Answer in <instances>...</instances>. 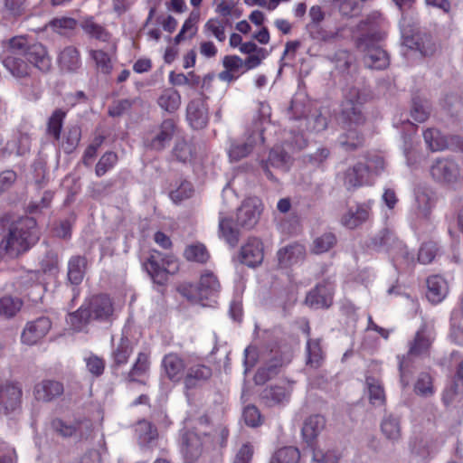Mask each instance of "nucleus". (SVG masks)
I'll return each mask as SVG.
<instances>
[{
	"label": "nucleus",
	"instance_id": "nucleus-27",
	"mask_svg": "<svg viewBox=\"0 0 463 463\" xmlns=\"http://www.w3.org/2000/svg\"><path fill=\"white\" fill-rule=\"evenodd\" d=\"M162 367L170 381L179 383L184 378V362L176 354H165L162 360Z\"/></svg>",
	"mask_w": 463,
	"mask_h": 463
},
{
	"label": "nucleus",
	"instance_id": "nucleus-46",
	"mask_svg": "<svg viewBox=\"0 0 463 463\" xmlns=\"http://www.w3.org/2000/svg\"><path fill=\"white\" fill-rule=\"evenodd\" d=\"M139 444L143 447H152L157 438V431L149 422L141 421L137 428Z\"/></svg>",
	"mask_w": 463,
	"mask_h": 463
},
{
	"label": "nucleus",
	"instance_id": "nucleus-6",
	"mask_svg": "<svg viewBox=\"0 0 463 463\" xmlns=\"http://www.w3.org/2000/svg\"><path fill=\"white\" fill-rule=\"evenodd\" d=\"M144 269L153 281L164 285L170 274L178 271V262L173 256L163 257L159 251H154L143 263Z\"/></svg>",
	"mask_w": 463,
	"mask_h": 463
},
{
	"label": "nucleus",
	"instance_id": "nucleus-30",
	"mask_svg": "<svg viewBox=\"0 0 463 463\" xmlns=\"http://www.w3.org/2000/svg\"><path fill=\"white\" fill-rule=\"evenodd\" d=\"M448 293L446 280L439 276L433 275L427 279V298L433 304L441 302Z\"/></svg>",
	"mask_w": 463,
	"mask_h": 463
},
{
	"label": "nucleus",
	"instance_id": "nucleus-1",
	"mask_svg": "<svg viewBox=\"0 0 463 463\" xmlns=\"http://www.w3.org/2000/svg\"><path fill=\"white\" fill-rule=\"evenodd\" d=\"M1 48L2 63L14 77L24 78L29 75V64L43 72L52 69V59L46 47L40 43L30 42L25 36L4 40Z\"/></svg>",
	"mask_w": 463,
	"mask_h": 463
},
{
	"label": "nucleus",
	"instance_id": "nucleus-15",
	"mask_svg": "<svg viewBox=\"0 0 463 463\" xmlns=\"http://www.w3.org/2000/svg\"><path fill=\"white\" fill-rule=\"evenodd\" d=\"M175 124L172 119L164 120L156 132H151L145 137L144 143L150 149L160 151L172 139Z\"/></svg>",
	"mask_w": 463,
	"mask_h": 463
},
{
	"label": "nucleus",
	"instance_id": "nucleus-14",
	"mask_svg": "<svg viewBox=\"0 0 463 463\" xmlns=\"http://www.w3.org/2000/svg\"><path fill=\"white\" fill-rule=\"evenodd\" d=\"M261 213V203L257 197L247 198L237 212V224L246 229L253 228Z\"/></svg>",
	"mask_w": 463,
	"mask_h": 463
},
{
	"label": "nucleus",
	"instance_id": "nucleus-45",
	"mask_svg": "<svg viewBox=\"0 0 463 463\" xmlns=\"http://www.w3.org/2000/svg\"><path fill=\"white\" fill-rule=\"evenodd\" d=\"M430 115V105L427 99H422L419 97L412 99V106L411 109V118L422 123L426 121Z\"/></svg>",
	"mask_w": 463,
	"mask_h": 463
},
{
	"label": "nucleus",
	"instance_id": "nucleus-8",
	"mask_svg": "<svg viewBox=\"0 0 463 463\" xmlns=\"http://www.w3.org/2000/svg\"><path fill=\"white\" fill-rule=\"evenodd\" d=\"M221 288L217 277L211 271L201 275L197 286H191L184 290V295L193 302H202L215 296Z\"/></svg>",
	"mask_w": 463,
	"mask_h": 463
},
{
	"label": "nucleus",
	"instance_id": "nucleus-2",
	"mask_svg": "<svg viewBox=\"0 0 463 463\" xmlns=\"http://www.w3.org/2000/svg\"><path fill=\"white\" fill-rule=\"evenodd\" d=\"M40 239L36 221L32 217H23L14 222L7 235L2 240L0 248L11 257L15 258L34 246Z\"/></svg>",
	"mask_w": 463,
	"mask_h": 463
},
{
	"label": "nucleus",
	"instance_id": "nucleus-57",
	"mask_svg": "<svg viewBox=\"0 0 463 463\" xmlns=\"http://www.w3.org/2000/svg\"><path fill=\"white\" fill-rule=\"evenodd\" d=\"M118 162V155L115 152H106L99 160L96 165L95 173L100 177L104 175L109 170Z\"/></svg>",
	"mask_w": 463,
	"mask_h": 463
},
{
	"label": "nucleus",
	"instance_id": "nucleus-44",
	"mask_svg": "<svg viewBox=\"0 0 463 463\" xmlns=\"http://www.w3.org/2000/svg\"><path fill=\"white\" fill-rule=\"evenodd\" d=\"M80 26L82 30L90 37H93L101 42L109 41V33L102 25L95 23L92 17L84 19L81 22Z\"/></svg>",
	"mask_w": 463,
	"mask_h": 463
},
{
	"label": "nucleus",
	"instance_id": "nucleus-20",
	"mask_svg": "<svg viewBox=\"0 0 463 463\" xmlns=\"http://www.w3.org/2000/svg\"><path fill=\"white\" fill-rule=\"evenodd\" d=\"M57 63L62 72H78L82 64L80 51L74 46H66L59 52Z\"/></svg>",
	"mask_w": 463,
	"mask_h": 463
},
{
	"label": "nucleus",
	"instance_id": "nucleus-24",
	"mask_svg": "<svg viewBox=\"0 0 463 463\" xmlns=\"http://www.w3.org/2000/svg\"><path fill=\"white\" fill-rule=\"evenodd\" d=\"M241 262L249 267L260 265L264 258L263 245L258 238H250L241 250Z\"/></svg>",
	"mask_w": 463,
	"mask_h": 463
},
{
	"label": "nucleus",
	"instance_id": "nucleus-33",
	"mask_svg": "<svg viewBox=\"0 0 463 463\" xmlns=\"http://www.w3.org/2000/svg\"><path fill=\"white\" fill-rule=\"evenodd\" d=\"M326 420L321 415H312L308 417L302 427V436L304 440L311 446L322 430L325 428Z\"/></svg>",
	"mask_w": 463,
	"mask_h": 463
},
{
	"label": "nucleus",
	"instance_id": "nucleus-42",
	"mask_svg": "<svg viewBox=\"0 0 463 463\" xmlns=\"http://www.w3.org/2000/svg\"><path fill=\"white\" fill-rule=\"evenodd\" d=\"M307 365L318 368L324 361V352L319 339H309L307 343Z\"/></svg>",
	"mask_w": 463,
	"mask_h": 463
},
{
	"label": "nucleus",
	"instance_id": "nucleus-40",
	"mask_svg": "<svg viewBox=\"0 0 463 463\" xmlns=\"http://www.w3.org/2000/svg\"><path fill=\"white\" fill-rule=\"evenodd\" d=\"M400 242L395 235L389 230L383 229L372 240V245L376 250H394Z\"/></svg>",
	"mask_w": 463,
	"mask_h": 463
},
{
	"label": "nucleus",
	"instance_id": "nucleus-11",
	"mask_svg": "<svg viewBox=\"0 0 463 463\" xmlns=\"http://www.w3.org/2000/svg\"><path fill=\"white\" fill-rule=\"evenodd\" d=\"M432 178L441 184H454L460 176V167L452 158H436L430 168Z\"/></svg>",
	"mask_w": 463,
	"mask_h": 463
},
{
	"label": "nucleus",
	"instance_id": "nucleus-32",
	"mask_svg": "<svg viewBox=\"0 0 463 463\" xmlns=\"http://www.w3.org/2000/svg\"><path fill=\"white\" fill-rule=\"evenodd\" d=\"M283 365V360L280 356L275 355L269 360L263 366L258 369L254 375V382L258 385H262L269 380L279 374Z\"/></svg>",
	"mask_w": 463,
	"mask_h": 463
},
{
	"label": "nucleus",
	"instance_id": "nucleus-38",
	"mask_svg": "<svg viewBox=\"0 0 463 463\" xmlns=\"http://www.w3.org/2000/svg\"><path fill=\"white\" fill-rule=\"evenodd\" d=\"M260 397L266 405L274 406L287 401L289 392L282 386H269L261 392Z\"/></svg>",
	"mask_w": 463,
	"mask_h": 463
},
{
	"label": "nucleus",
	"instance_id": "nucleus-7",
	"mask_svg": "<svg viewBox=\"0 0 463 463\" xmlns=\"http://www.w3.org/2000/svg\"><path fill=\"white\" fill-rule=\"evenodd\" d=\"M430 345L431 340L430 336L426 335L423 329H420L416 333L414 340L410 344V349L407 355L399 357L401 383L403 388L407 387L409 384V379L406 376V372L408 371L411 358L426 354Z\"/></svg>",
	"mask_w": 463,
	"mask_h": 463
},
{
	"label": "nucleus",
	"instance_id": "nucleus-59",
	"mask_svg": "<svg viewBox=\"0 0 463 463\" xmlns=\"http://www.w3.org/2000/svg\"><path fill=\"white\" fill-rule=\"evenodd\" d=\"M307 120V128L314 132L323 131L328 125V117L322 111H316Z\"/></svg>",
	"mask_w": 463,
	"mask_h": 463
},
{
	"label": "nucleus",
	"instance_id": "nucleus-35",
	"mask_svg": "<svg viewBox=\"0 0 463 463\" xmlns=\"http://www.w3.org/2000/svg\"><path fill=\"white\" fill-rule=\"evenodd\" d=\"M181 95L174 88H167L162 90L157 98L158 106L168 113H175L181 106Z\"/></svg>",
	"mask_w": 463,
	"mask_h": 463
},
{
	"label": "nucleus",
	"instance_id": "nucleus-53",
	"mask_svg": "<svg viewBox=\"0 0 463 463\" xmlns=\"http://www.w3.org/2000/svg\"><path fill=\"white\" fill-rule=\"evenodd\" d=\"M423 137L428 147L431 151L442 150L447 146L445 138L440 132L435 128H429L423 133Z\"/></svg>",
	"mask_w": 463,
	"mask_h": 463
},
{
	"label": "nucleus",
	"instance_id": "nucleus-52",
	"mask_svg": "<svg viewBox=\"0 0 463 463\" xmlns=\"http://www.w3.org/2000/svg\"><path fill=\"white\" fill-rule=\"evenodd\" d=\"M66 116L65 111L58 109H55L48 120L47 131L48 134L52 136L55 140L61 137V131L63 124V119Z\"/></svg>",
	"mask_w": 463,
	"mask_h": 463
},
{
	"label": "nucleus",
	"instance_id": "nucleus-26",
	"mask_svg": "<svg viewBox=\"0 0 463 463\" xmlns=\"http://www.w3.org/2000/svg\"><path fill=\"white\" fill-rule=\"evenodd\" d=\"M212 374L213 371L207 365L201 364L191 365L184 376V387L187 390L196 388L208 381Z\"/></svg>",
	"mask_w": 463,
	"mask_h": 463
},
{
	"label": "nucleus",
	"instance_id": "nucleus-23",
	"mask_svg": "<svg viewBox=\"0 0 463 463\" xmlns=\"http://www.w3.org/2000/svg\"><path fill=\"white\" fill-rule=\"evenodd\" d=\"M436 194L428 188H419L415 193V211L419 218L428 219L435 207Z\"/></svg>",
	"mask_w": 463,
	"mask_h": 463
},
{
	"label": "nucleus",
	"instance_id": "nucleus-47",
	"mask_svg": "<svg viewBox=\"0 0 463 463\" xmlns=\"http://www.w3.org/2000/svg\"><path fill=\"white\" fill-rule=\"evenodd\" d=\"M90 56L95 62L96 70L105 75L111 72L113 64L109 55L102 50H90Z\"/></svg>",
	"mask_w": 463,
	"mask_h": 463
},
{
	"label": "nucleus",
	"instance_id": "nucleus-29",
	"mask_svg": "<svg viewBox=\"0 0 463 463\" xmlns=\"http://www.w3.org/2000/svg\"><path fill=\"white\" fill-rule=\"evenodd\" d=\"M134 350L132 342L125 335H122L117 344H113L111 357L112 368H118L126 364Z\"/></svg>",
	"mask_w": 463,
	"mask_h": 463
},
{
	"label": "nucleus",
	"instance_id": "nucleus-12",
	"mask_svg": "<svg viewBox=\"0 0 463 463\" xmlns=\"http://www.w3.org/2000/svg\"><path fill=\"white\" fill-rule=\"evenodd\" d=\"M334 290V280L325 279L307 293L305 302L312 308H328L333 304Z\"/></svg>",
	"mask_w": 463,
	"mask_h": 463
},
{
	"label": "nucleus",
	"instance_id": "nucleus-3",
	"mask_svg": "<svg viewBox=\"0 0 463 463\" xmlns=\"http://www.w3.org/2000/svg\"><path fill=\"white\" fill-rule=\"evenodd\" d=\"M114 307L111 299L104 294L93 296L75 312L70 313L68 322L80 331L91 321L109 322L112 319Z\"/></svg>",
	"mask_w": 463,
	"mask_h": 463
},
{
	"label": "nucleus",
	"instance_id": "nucleus-51",
	"mask_svg": "<svg viewBox=\"0 0 463 463\" xmlns=\"http://www.w3.org/2000/svg\"><path fill=\"white\" fill-rule=\"evenodd\" d=\"M23 302L19 298L11 296L0 298V316L12 317L21 309Z\"/></svg>",
	"mask_w": 463,
	"mask_h": 463
},
{
	"label": "nucleus",
	"instance_id": "nucleus-61",
	"mask_svg": "<svg viewBox=\"0 0 463 463\" xmlns=\"http://www.w3.org/2000/svg\"><path fill=\"white\" fill-rule=\"evenodd\" d=\"M415 43L417 49L423 56H431L437 51V44L430 34H423Z\"/></svg>",
	"mask_w": 463,
	"mask_h": 463
},
{
	"label": "nucleus",
	"instance_id": "nucleus-31",
	"mask_svg": "<svg viewBox=\"0 0 463 463\" xmlns=\"http://www.w3.org/2000/svg\"><path fill=\"white\" fill-rule=\"evenodd\" d=\"M345 131L338 137V143L345 151H354L364 146V137L360 127L342 128Z\"/></svg>",
	"mask_w": 463,
	"mask_h": 463
},
{
	"label": "nucleus",
	"instance_id": "nucleus-54",
	"mask_svg": "<svg viewBox=\"0 0 463 463\" xmlns=\"http://www.w3.org/2000/svg\"><path fill=\"white\" fill-rule=\"evenodd\" d=\"M184 255L187 260L200 263H204L209 259L208 251L202 243L188 245L184 250Z\"/></svg>",
	"mask_w": 463,
	"mask_h": 463
},
{
	"label": "nucleus",
	"instance_id": "nucleus-50",
	"mask_svg": "<svg viewBox=\"0 0 463 463\" xmlns=\"http://www.w3.org/2000/svg\"><path fill=\"white\" fill-rule=\"evenodd\" d=\"M81 137V130L79 126H71L68 128L64 135V140L61 143V147L66 154L72 153L78 146Z\"/></svg>",
	"mask_w": 463,
	"mask_h": 463
},
{
	"label": "nucleus",
	"instance_id": "nucleus-17",
	"mask_svg": "<svg viewBox=\"0 0 463 463\" xmlns=\"http://www.w3.org/2000/svg\"><path fill=\"white\" fill-rule=\"evenodd\" d=\"M51 327L52 322L46 317H40L30 321L23 330L22 342L28 345H35L47 335Z\"/></svg>",
	"mask_w": 463,
	"mask_h": 463
},
{
	"label": "nucleus",
	"instance_id": "nucleus-13",
	"mask_svg": "<svg viewBox=\"0 0 463 463\" xmlns=\"http://www.w3.org/2000/svg\"><path fill=\"white\" fill-rule=\"evenodd\" d=\"M292 164V158L289 153L286 150L284 146H275L273 147L269 154L268 160H260V165L266 175V176L273 180L274 175L269 170V165L274 168L279 169L282 172H287Z\"/></svg>",
	"mask_w": 463,
	"mask_h": 463
},
{
	"label": "nucleus",
	"instance_id": "nucleus-34",
	"mask_svg": "<svg viewBox=\"0 0 463 463\" xmlns=\"http://www.w3.org/2000/svg\"><path fill=\"white\" fill-rule=\"evenodd\" d=\"M277 255L279 265L287 268L304 258L305 249L302 245L292 244L280 249Z\"/></svg>",
	"mask_w": 463,
	"mask_h": 463
},
{
	"label": "nucleus",
	"instance_id": "nucleus-60",
	"mask_svg": "<svg viewBox=\"0 0 463 463\" xmlns=\"http://www.w3.org/2000/svg\"><path fill=\"white\" fill-rule=\"evenodd\" d=\"M41 269L43 273H55L59 269V256L53 250L46 252L40 262Z\"/></svg>",
	"mask_w": 463,
	"mask_h": 463
},
{
	"label": "nucleus",
	"instance_id": "nucleus-28",
	"mask_svg": "<svg viewBox=\"0 0 463 463\" xmlns=\"http://www.w3.org/2000/svg\"><path fill=\"white\" fill-rule=\"evenodd\" d=\"M368 167L363 163H357L347 168L344 173V185L347 190L356 189L367 184Z\"/></svg>",
	"mask_w": 463,
	"mask_h": 463
},
{
	"label": "nucleus",
	"instance_id": "nucleus-56",
	"mask_svg": "<svg viewBox=\"0 0 463 463\" xmlns=\"http://www.w3.org/2000/svg\"><path fill=\"white\" fill-rule=\"evenodd\" d=\"M139 99H118L113 102V104L109 108V115L110 117H121L126 113H128L132 109L133 105L137 103Z\"/></svg>",
	"mask_w": 463,
	"mask_h": 463
},
{
	"label": "nucleus",
	"instance_id": "nucleus-49",
	"mask_svg": "<svg viewBox=\"0 0 463 463\" xmlns=\"http://www.w3.org/2000/svg\"><path fill=\"white\" fill-rule=\"evenodd\" d=\"M336 242V236L333 232H325L314 240L312 251L316 254L325 253L335 247Z\"/></svg>",
	"mask_w": 463,
	"mask_h": 463
},
{
	"label": "nucleus",
	"instance_id": "nucleus-58",
	"mask_svg": "<svg viewBox=\"0 0 463 463\" xmlns=\"http://www.w3.org/2000/svg\"><path fill=\"white\" fill-rule=\"evenodd\" d=\"M77 21L71 17L54 18L49 23V26L60 34H66L76 28Z\"/></svg>",
	"mask_w": 463,
	"mask_h": 463
},
{
	"label": "nucleus",
	"instance_id": "nucleus-48",
	"mask_svg": "<svg viewBox=\"0 0 463 463\" xmlns=\"http://www.w3.org/2000/svg\"><path fill=\"white\" fill-rule=\"evenodd\" d=\"M299 450L295 447H284L275 452L269 463H298Z\"/></svg>",
	"mask_w": 463,
	"mask_h": 463
},
{
	"label": "nucleus",
	"instance_id": "nucleus-41",
	"mask_svg": "<svg viewBox=\"0 0 463 463\" xmlns=\"http://www.w3.org/2000/svg\"><path fill=\"white\" fill-rule=\"evenodd\" d=\"M219 231L226 242L235 247L239 242V231L232 225V221L224 216L222 212L219 217Z\"/></svg>",
	"mask_w": 463,
	"mask_h": 463
},
{
	"label": "nucleus",
	"instance_id": "nucleus-64",
	"mask_svg": "<svg viewBox=\"0 0 463 463\" xmlns=\"http://www.w3.org/2000/svg\"><path fill=\"white\" fill-rule=\"evenodd\" d=\"M340 455L335 450H327L326 452L321 449L313 450V460L317 463H337Z\"/></svg>",
	"mask_w": 463,
	"mask_h": 463
},
{
	"label": "nucleus",
	"instance_id": "nucleus-55",
	"mask_svg": "<svg viewBox=\"0 0 463 463\" xmlns=\"http://www.w3.org/2000/svg\"><path fill=\"white\" fill-rule=\"evenodd\" d=\"M169 81L171 84L175 86L188 85L192 88H195L199 85L201 79L198 75H195L194 71L184 73H175L172 71L169 75Z\"/></svg>",
	"mask_w": 463,
	"mask_h": 463
},
{
	"label": "nucleus",
	"instance_id": "nucleus-21",
	"mask_svg": "<svg viewBox=\"0 0 463 463\" xmlns=\"http://www.w3.org/2000/svg\"><path fill=\"white\" fill-rule=\"evenodd\" d=\"M372 202L358 203L355 209L350 208L342 217V224L348 229H355L369 219Z\"/></svg>",
	"mask_w": 463,
	"mask_h": 463
},
{
	"label": "nucleus",
	"instance_id": "nucleus-39",
	"mask_svg": "<svg viewBox=\"0 0 463 463\" xmlns=\"http://www.w3.org/2000/svg\"><path fill=\"white\" fill-rule=\"evenodd\" d=\"M149 354L145 352L138 353L134 364L126 375V380L128 382L137 381V377L145 375L149 371Z\"/></svg>",
	"mask_w": 463,
	"mask_h": 463
},
{
	"label": "nucleus",
	"instance_id": "nucleus-19",
	"mask_svg": "<svg viewBox=\"0 0 463 463\" xmlns=\"http://www.w3.org/2000/svg\"><path fill=\"white\" fill-rule=\"evenodd\" d=\"M203 449V441L198 432L188 430L182 434L181 451L185 460L193 462L200 458Z\"/></svg>",
	"mask_w": 463,
	"mask_h": 463
},
{
	"label": "nucleus",
	"instance_id": "nucleus-63",
	"mask_svg": "<svg viewBox=\"0 0 463 463\" xmlns=\"http://www.w3.org/2000/svg\"><path fill=\"white\" fill-rule=\"evenodd\" d=\"M27 0H5V15L17 17L24 14Z\"/></svg>",
	"mask_w": 463,
	"mask_h": 463
},
{
	"label": "nucleus",
	"instance_id": "nucleus-9",
	"mask_svg": "<svg viewBox=\"0 0 463 463\" xmlns=\"http://www.w3.org/2000/svg\"><path fill=\"white\" fill-rule=\"evenodd\" d=\"M23 390L18 383L0 382V414L15 413L21 408Z\"/></svg>",
	"mask_w": 463,
	"mask_h": 463
},
{
	"label": "nucleus",
	"instance_id": "nucleus-36",
	"mask_svg": "<svg viewBox=\"0 0 463 463\" xmlns=\"http://www.w3.org/2000/svg\"><path fill=\"white\" fill-rule=\"evenodd\" d=\"M366 392L368 399L372 405L382 406L385 403V392L380 380L373 376H367L365 379Z\"/></svg>",
	"mask_w": 463,
	"mask_h": 463
},
{
	"label": "nucleus",
	"instance_id": "nucleus-43",
	"mask_svg": "<svg viewBox=\"0 0 463 463\" xmlns=\"http://www.w3.org/2000/svg\"><path fill=\"white\" fill-rule=\"evenodd\" d=\"M194 156V146L185 140H178L172 149V156L175 160L187 164L192 162Z\"/></svg>",
	"mask_w": 463,
	"mask_h": 463
},
{
	"label": "nucleus",
	"instance_id": "nucleus-25",
	"mask_svg": "<svg viewBox=\"0 0 463 463\" xmlns=\"http://www.w3.org/2000/svg\"><path fill=\"white\" fill-rule=\"evenodd\" d=\"M64 392L63 384L55 380L46 379L34 386L33 393L38 401L51 402Z\"/></svg>",
	"mask_w": 463,
	"mask_h": 463
},
{
	"label": "nucleus",
	"instance_id": "nucleus-22",
	"mask_svg": "<svg viewBox=\"0 0 463 463\" xmlns=\"http://www.w3.org/2000/svg\"><path fill=\"white\" fill-rule=\"evenodd\" d=\"M88 259L82 255L71 256L67 264V281L72 286H79L87 273Z\"/></svg>",
	"mask_w": 463,
	"mask_h": 463
},
{
	"label": "nucleus",
	"instance_id": "nucleus-10",
	"mask_svg": "<svg viewBox=\"0 0 463 463\" xmlns=\"http://www.w3.org/2000/svg\"><path fill=\"white\" fill-rule=\"evenodd\" d=\"M263 133L259 128L255 130L248 131L244 141L231 139L227 150L230 161L238 162L247 157L252 152L253 148L258 144L263 143Z\"/></svg>",
	"mask_w": 463,
	"mask_h": 463
},
{
	"label": "nucleus",
	"instance_id": "nucleus-18",
	"mask_svg": "<svg viewBox=\"0 0 463 463\" xmlns=\"http://www.w3.org/2000/svg\"><path fill=\"white\" fill-rule=\"evenodd\" d=\"M186 118L194 129H203L207 126L208 107L203 98L194 99L188 103Z\"/></svg>",
	"mask_w": 463,
	"mask_h": 463
},
{
	"label": "nucleus",
	"instance_id": "nucleus-5",
	"mask_svg": "<svg viewBox=\"0 0 463 463\" xmlns=\"http://www.w3.org/2000/svg\"><path fill=\"white\" fill-rule=\"evenodd\" d=\"M382 39L380 32H371L357 40V47L364 52V63L370 69L383 70L389 65V56L379 45Z\"/></svg>",
	"mask_w": 463,
	"mask_h": 463
},
{
	"label": "nucleus",
	"instance_id": "nucleus-62",
	"mask_svg": "<svg viewBox=\"0 0 463 463\" xmlns=\"http://www.w3.org/2000/svg\"><path fill=\"white\" fill-rule=\"evenodd\" d=\"M415 392L421 396H430L433 393L432 380L430 374L420 373L416 383Z\"/></svg>",
	"mask_w": 463,
	"mask_h": 463
},
{
	"label": "nucleus",
	"instance_id": "nucleus-16",
	"mask_svg": "<svg viewBox=\"0 0 463 463\" xmlns=\"http://www.w3.org/2000/svg\"><path fill=\"white\" fill-rule=\"evenodd\" d=\"M51 427L54 432L61 437L79 436L83 439L90 432L91 423L87 420L67 422L61 419H54L51 422Z\"/></svg>",
	"mask_w": 463,
	"mask_h": 463
},
{
	"label": "nucleus",
	"instance_id": "nucleus-37",
	"mask_svg": "<svg viewBox=\"0 0 463 463\" xmlns=\"http://www.w3.org/2000/svg\"><path fill=\"white\" fill-rule=\"evenodd\" d=\"M381 430L387 439L392 442L399 440L402 436V428L399 417L392 414L385 416L381 423Z\"/></svg>",
	"mask_w": 463,
	"mask_h": 463
},
{
	"label": "nucleus",
	"instance_id": "nucleus-4",
	"mask_svg": "<svg viewBox=\"0 0 463 463\" xmlns=\"http://www.w3.org/2000/svg\"><path fill=\"white\" fill-rule=\"evenodd\" d=\"M365 97L358 88H350L341 103L339 122L342 128L362 127L366 121Z\"/></svg>",
	"mask_w": 463,
	"mask_h": 463
}]
</instances>
